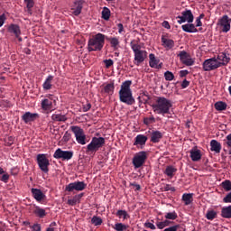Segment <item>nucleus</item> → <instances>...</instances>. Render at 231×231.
Here are the masks:
<instances>
[{
    "instance_id": "c85d7f7f",
    "label": "nucleus",
    "mask_w": 231,
    "mask_h": 231,
    "mask_svg": "<svg viewBox=\"0 0 231 231\" xmlns=\"http://www.w3.org/2000/svg\"><path fill=\"white\" fill-rule=\"evenodd\" d=\"M194 194L193 193H184L182 195V201L184 205L189 206L194 201Z\"/></svg>"
},
{
    "instance_id": "774afa93",
    "label": "nucleus",
    "mask_w": 231,
    "mask_h": 231,
    "mask_svg": "<svg viewBox=\"0 0 231 231\" xmlns=\"http://www.w3.org/2000/svg\"><path fill=\"white\" fill-rule=\"evenodd\" d=\"M162 27L171 30V24L167 21L162 22Z\"/></svg>"
},
{
    "instance_id": "680f3d73",
    "label": "nucleus",
    "mask_w": 231,
    "mask_h": 231,
    "mask_svg": "<svg viewBox=\"0 0 231 231\" xmlns=\"http://www.w3.org/2000/svg\"><path fill=\"white\" fill-rule=\"evenodd\" d=\"M156 226L157 228H159V230H163V228H165V224L163 223V221L156 222Z\"/></svg>"
},
{
    "instance_id": "393cba45",
    "label": "nucleus",
    "mask_w": 231,
    "mask_h": 231,
    "mask_svg": "<svg viewBox=\"0 0 231 231\" xmlns=\"http://www.w3.org/2000/svg\"><path fill=\"white\" fill-rule=\"evenodd\" d=\"M210 151H212V152H216L217 154L221 152V143L217 142V140L210 141Z\"/></svg>"
},
{
    "instance_id": "5701e85b",
    "label": "nucleus",
    "mask_w": 231,
    "mask_h": 231,
    "mask_svg": "<svg viewBox=\"0 0 231 231\" xmlns=\"http://www.w3.org/2000/svg\"><path fill=\"white\" fill-rule=\"evenodd\" d=\"M32 213L36 217H40V218L46 217V209L42 208L39 206H33Z\"/></svg>"
},
{
    "instance_id": "a211bd4d",
    "label": "nucleus",
    "mask_w": 231,
    "mask_h": 231,
    "mask_svg": "<svg viewBox=\"0 0 231 231\" xmlns=\"http://www.w3.org/2000/svg\"><path fill=\"white\" fill-rule=\"evenodd\" d=\"M149 59L150 68H154L155 69H162V66H163V63H160V60L156 59V56L154 54H149Z\"/></svg>"
},
{
    "instance_id": "a878e982",
    "label": "nucleus",
    "mask_w": 231,
    "mask_h": 231,
    "mask_svg": "<svg viewBox=\"0 0 231 231\" xmlns=\"http://www.w3.org/2000/svg\"><path fill=\"white\" fill-rule=\"evenodd\" d=\"M176 172H178V169H176V167L172 165L167 166L164 171V174L171 179L174 178V175L176 174Z\"/></svg>"
},
{
    "instance_id": "ea45409f",
    "label": "nucleus",
    "mask_w": 231,
    "mask_h": 231,
    "mask_svg": "<svg viewBox=\"0 0 231 231\" xmlns=\"http://www.w3.org/2000/svg\"><path fill=\"white\" fill-rule=\"evenodd\" d=\"M109 17H111V11L107 7H104L102 11V18L105 21H109Z\"/></svg>"
},
{
    "instance_id": "79ce46f5",
    "label": "nucleus",
    "mask_w": 231,
    "mask_h": 231,
    "mask_svg": "<svg viewBox=\"0 0 231 231\" xmlns=\"http://www.w3.org/2000/svg\"><path fill=\"white\" fill-rule=\"evenodd\" d=\"M24 3L26 5L28 14H32V8L35 5V2H33V0H24Z\"/></svg>"
},
{
    "instance_id": "8fccbe9b",
    "label": "nucleus",
    "mask_w": 231,
    "mask_h": 231,
    "mask_svg": "<svg viewBox=\"0 0 231 231\" xmlns=\"http://www.w3.org/2000/svg\"><path fill=\"white\" fill-rule=\"evenodd\" d=\"M104 64H105L106 69H109L111 68V66H113L115 64V61H113V60H111V59L105 60Z\"/></svg>"
},
{
    "instance_id": "c9c22d12",
    "label": "nucleus",
    "mask_w": 231,
    "mask_h": 231,
    "mask_svg": "<svg viewBox=\"0 0 231 231\" xmlns=\"http://www.w3.org/2000/svg\"><path fill=\"white\" fill-rule=\"evenodd\" d=\"M214 106L217 111H226V103H225L223 101H217V103H215Z\"/></svg>"
},
{
    "instance_id": "1a4fd4ad",
    "label": "nucleus",
    "mask_w": 231,
    "mask_h": 231,
    "mask_svg": "<svg viewBox=\"0 0 231 231\" xmlns=\"http://www.w3.org/2000/svg\"><path fill=\"white\" fill-rule=\"evenodd\" d=\"M147 160V152H139L133 158V165L135 169H140Z\"/></svg>"
},
{
    "instance_id": "72a5a7b5",
    "label": "nucleus",
    "mask_w": 231,
    "mask_h": 231,
    "mask_svg": "<svg viewBox=\"0 0 231 231\" xmlns=\"http://www.w3.org/2000/svg\"><path fill=\"white\" fill-rule=\"evenodd\" d=\"M51 120H53V122H66L68 120V117L66 116V115L53 114L51 116Z\"/></svg>"
},
{
    "instance_id": "e2e57ef3",
    "label": "nucleus",
    "mask_w": 231,
    "mask_h": 231,
    "mask_svg": "<svg viewBox=\"0 0 231 231\" xmlns=\"http://www.w3.org/2000/svg\"><path fill=\"white\" fill-rule=\"evenodd\" d=\"M6 21V16L5 14L0 15V28L5 24V22Z\"/></svg>"
},
{
    "instance_id": "864d4df0",
    "label": "nucleus",
    "mask_w": 231,
    "mask_h": 231,
    "mask_svg": "<svg viewBox=\"0 0 231 231\" xmlns=\"http://www.w3.org/2000/svg\"><path fill=\"white\" fill-rule=\"evenodd\" d=\"M225 145H226L227 149L231 148V134L226 135V140H225Z\"/></svg>"
},
{
    "instance_id": "0eeeda50",
    "label": "nucleus",
    "mask_w": 231,
    "mask_h": 231,
    "mask_svg": "<svg viewBox=\"0 0 231 231\" xmlns=\"http://www.w3.org/2000/svg\"><path fill=\"white\" fill-rule=\"evenodd\" d=\"M37 163L39 165V168L42 172H45V174H48L50 171V160H48V157H46V154L40 153L37 155Z\"/></svg>"
},
{
    "instance_id": "69168bd1",
    "label": "nucleus",
    "mask_w": 231,
    "mask_h": 231,
    "mask_svg": "<svg viewBox=\"0 0 231 231\" xmlns=\"http://www.w3.org/2000/svg\"><path fill=\"white\" fill-rule=\"evenodd\" d=\"M188 74H189V70H187V69L180 71V77L181 79H183V77H186Z\"/></svg>"
},
{
    "instance_id": "bf43d9fd",
    "label": "nucleus",
    "mask_w": 231,
    "mask_h": 231,
    "mask_svg": "<svg viewBox=\"0 0 231 231\" xmlns=\"http://www.w3.org/2000/svg\"><path fill=\"white\" fill-rule=\"evenodd\" d=\"M190 86V81L184 79L181 83L182 89H185L186 88H189Z\"/></svg>"
},
{
    "instance_id": "b1692460",
    "label": "nucleus",
    "mask_w": 231,
    "mask_h": 231,
    "mask_svg": "<svg viewBox=\"0 0 231 231\" xmlns=\"http://www.w3.org/2000/svg\"><path fill=\"white\" fill-rule=\"evenodd\" d=\"M181 29L187 33H198V29L196 28V25H194V23L183 24L181 26Z\"/></svg>"
},
{
    "instance_id": "423d86ee",
    "label": "nucleus",
    "mask_w": 231,
    "mask_h": 231,
    "mask_svg": "<svg viewBox=\"0 0 231 231\" xmlns=\"http://www.w3.org/2000/svg\"><path fill=\"white\" fill-rule=\"evenodd\" d=\"M70 130L75 134L76 142H78L79 145H86V134H84V129L80 126L72 125L70 126Z\"/></svg>"
},
{
    "instance_id": "a19ab883",
    "label": "nucleus",
    "mask_w": 231,
    "mask_h": 231,
    "mask_svg": "<svg viewBox=\"0 0 231 231\" xmlns=\"http://www.w3.org/2000/svg\"><path fill=\"white\" fill-rule=\"evenodd\" d=\"M114 230L116 231H125L127 230V226L123 223H116L115 226H113Z\"/></svg>"
},
{
    "instance_id": "ddd939ff",
    "label": "nucleus",
    "mask_w": 231,
    "mask_h": 231,
    "mask_svg": "<svg viewBox=\"0 0 231 231\" xmlns=\"http://www.w3.org/2000/svg\"><path fill=\"white\" fill-rule=\"evenodd\" d=\"M179 24H183V23H194V14L190 10H185L181 13V15L177 16Z\"/></svg>"
},
{
    "instance_id": "49530a36",
    "label": "nucleus",
    "mask_w": 231,
    "mask_h": 231,
    "mask_svg": "<svg viewBox=\"0 0 231 231\" xmlns=\"http://www.w3.org/2000/svg\"><path fill=\"white\" fill-rule=\"evenodd\" d=\"M14 142H15V138H14V136H7L5 139V145H6V147H11V145H14Z\"/></svg>"
},
{
    "instance_id": "dca6fc26",
    "label": "nucleus",
    "mask_w": 231,
    "mask_h": 231,
    "mask_svg": "<svg viewBox=\"0 0 231 231\" xmlns=\"http://www.w3.org/2000/svg\"><path fill=\"white\" fill-rule=\"evenodd\" d=\"M162 46L169 51V50H172L175 46L174 40L169 38V34H162L161 38Z\"/></svg>"
},
{
    "instance_id": "f03ea898",
    "label": "nucleus",
    "mask_w": 231,
    "mask_h": 231,
    "mask_svg": "<svg viewBox=\"0 0 231 231\" xmlns=\"http://www.w3.org/2000/svg\"><path fill=\"white\" fill-rule=\"evenodd\" d=\"M132 84L133 81L131 80L124 81L119 90V100L123 102V104H126V106H133L135 102L133 97V90H131Z\"/></svg>"
},
{
    "instance_id": "37998d69",
    "label": "nucleus",
    "mask_w": 231,
    "mask_h": 231,
    "mask_svg": "<svg viewBox=\"0 0 231 231\" xmlns=\"http://www.w3.org/2000/svg\"><path fill=\"white\" fill-rule=\"evenodd\" d=\"M206 217L209 221H212V220L216 219V217H217V213L216 211H214V210H209L206 214Z\"/></svg>"
},
{
    "instance_id": "9d476101",
    "label": "nucleus",
    "mask_w": 231,
    "mask_h": 231,
    "mask_svg": "<svg viewBox=\"0 0 231 231\" xmlns=\"http://www.w3.org/2000/svg\"><path fill=\"white\" fill-rule=\"evenodd\" d=\"M231 19L228 15H223L217 23V26H219L220 32L223 33H228L231 28Z\"/></svg>"
},
{
    "instance_id": "f3484780",
    "label": "nucleus",
    "mask_w": 231,
    "mask_h": 231,
    "mask_svg": "<svg viewBox=\"0 0 231 231\" xmlns=\"http://www.w3.org/2000/svg\"><path fill=\"white\" fill-rule=\"evenodd\" d=\"M41 107L43 111H47L48 113H51V111H55L53 101L48 98L42 100Z\"/></svg>"
},
{
    "instance_id": "2f4dec72",
    "label": "nucleus",
    "mask_w": 231,
    "mask_h": 231,
    "mask_svg": "<svg viewBox=\"0 0 231 231\" xmlns=\"http://www.w3.org/2000/svg\"><path fill=\"white\" fill-rule=\"evenodd\" d=\"M107 41L110 42L111 48H113L114 50H118L120 46V40L118 39V37H110L107 39Z\"/></svg>"
},
{
    "instance_id": "5fc2aeb1",
    "label": "nucleus",
    "mask_w": 231,
    "mask_h": 231,
    "mask_svg": "<svg viewBox=\"0 0 231 231\" xmlns=\"http://www.w3.org/2000/svg\"><path fill=\"white\" fill-rule=\"evenodd\" d=\"M20 172L19 167H13L10 170L11 176H17Z\"/></svg>"
},
{
    "instance_id": "4d7b16f0",
    "label": "nucleus",
    "mask_w": 231,
    "mask_h": 231,
    "mask_svg": "<svg viewBox=\"0 0 231 231\" xmlns=\"http://www.w3.org/2000/svg\"><path fill=\"white\" fill-rule=\"evenodd\" d=\"M144 227L145 228H150V230H156V226L151 222H145L144 223Z\"/></svg>"
},
{
    "instance_id": "e433bc0d",
    "label": "nucleus",
    "mask_w": 231,
    "mask_h": 231,
    "mask_svg": "<svg viewBox=\"0 0 231 231\" xmlns=\"http://www.w3.org/2000/svg\"><path fill=\"white\" fill-rule=\"evenodd\" d=\"M105 93H107V95H113L115 93V84L109 83L104 88Z\"/></svg>"
},
{
    "instance_id": "c03bdc74",
    "label": "nucleus",
    "mask_w": 231,
    "mask_h": 231,
    "mask_svg": "<svg viewBox=\"0 0 231 231\" xmlns=\"http://www.w3.org/2000/svg\"><path fill=\"white\" fill-rule=\"evenodd\" d=\"M116 216L119 218L123 217V219H127V217H129V214H127V211L122 209H119L116 212Z\"/></svg>"
},
{
    "instance_id": "cd10ccee",
    "label": "nucleus",
    "mask_w": 231,
    "mask_h": 231,
    "mask_svg": "<svg viewBox=\"0 0 231 231\" xmlns=\"http://www.w3.org/2000/svg\"><path fill=\"white\" fill-rule=\"evenodd\" d=\"M162 138H163V134L160 131H154L152 133L151 142H152V143H158Z\"/></svg>"
},
{
    "instance_id": "c756f323",
    "label": "nucleus",
    "mask_w": 231,
    "mask_h": 231,
    "mask_svg": "<svg viewBox=\"0 0 231 231\" xmlns=\"http://www.w3.org/2000/svg\"><path fill=\"white\" fill-rule=\"evenodd\" d=\"M82 196H84L83 193L74 196L72 199H68V205L70 207H75L77 203H80V199H82Z\"/></svg>"
},
{
    "instance_id": "2eb2a0df",
    "label": "nucleus",
    "mask_w": 231,
    "mask_h": 231,
    "mask_svg": "<svg viewBox=\"0 0 231 231\" xmlns=\"http://www.w3.org/2000/svg\"><path fill=\"white\" fill-rule=\"evenodd\" d=\"M86 187H87V184L84 181H75L67 185L65 188V190L67 192H73V190L81 192V190H84Z\"/></svg>"
},
{
    "instance_id": "7c9ffc66",
    "label": "nucleus",
    "mask_w": 231,
    "mask_h": 231,
    "mask_svg": "<svg viewBox=\"0 0 231 231\" xmlns=\"http://www.w3.org/2000/svg\"><path fill=\"white\" fill-rule=\"evenodd\" d=\"M51 82H53V76L49 75L42 84V88L45 89V91L51 89Z\"/></svg>"
},
{
    "instance_id": "0e129e2a",
    "label": "nucleus",
    "mask_w": 231,
    "mask_h": 231,
    "mask_svg": "<svg viewBox=\"0 0 231 231\" xmlns=\"http://www.w3.org/2000/svg\"><path fill=\"white\" fill-rule=\"evenodd\" d=\"M32 230L33 231H41L42 228H41V224H34L32 226Z\"/></svg>"
},
{
    "instance_id": "20e7f679",
    "label": "nucleus",
    "mask_w": 231,
    "mask_h": 231,
    "mask_svg": "<svg viewBox=\"0 0 231 231\" xmlns=\"http://www.w3.org/2000/svg\"><path fill=\"white\" fill-rule=\"evenodd\" d=\"M106 44V35L98 32L89 38L88 42V51H102L104 45Z\"/></svg>"
},
{
    "instance_id": "09e8293b",
    "label": "nucleus",
    "mask_w": 231,
    "mask_h": 231,
    "mask_svg": "<svg viewBox=\"0 0 231 231\" xmlns=\"http://www.w3.org/2000/svg\"><path fill=\"white\" fill-rule=\"evenodd\" d=\"M10 180V174L8 173H4L1 177H0V181H3L4 183H8V181Z\"/></svg>"
},
{
    "instance_id": "603ef678",
    "label": "nucleus",
    "mask_w": 231,
    "mask_h": 231,
    "mask_svg": "<svg viewBox=\"0 0 231 231\" xmlns=\"http://www.w3.org/2000/svg\"><path fill=\"white\" fill-rule=\"evenodd\" d=\"M179 228H180V224H177V225L166 227L163 231H178Z\"/></svg>"
},
{
    "instance_id": "4be33fe9",
    "label": "nucleus",
    "mask_w": 231,
    "mask_h": 231,
    "mask_svg": "<svg viewBox=\"0 0 231 231\" xmlns=\"http://www.w3.org/2000/svg\"><path fill=\"white\" fill-rule=\"evenodd\" d=\"M37 118H39V114H32L31 112H26L22 116V120H23L25 124H29V122H33L37 120Z\"/></svg>"
},
{
    "instance_id": "f257e3e1",
    "label": "nucleus",
    "mask_w": 231,
    "mask_h": 231,
    "mask_svg": "<svg viewBox=\"0 0 231 231\" xmlns=\"http://www.w3.org/2000/svg\"><path fill=\"white\" fill-rule=\"evenodd\" d=\"M171 107H172V103L171 100L163 97H156L155 101L152 105L153 113L156 115H162V116L171 113Z\"/></svg>"
},
{
    "instance_id": "412c9836",
    "label": "nucleus",
    "mask_w": 231,
    "mask_h": 231,
    "mask_svg": "<svg viewBox=\"0 0 231 231\" xmlns=\"http://www.w3.org/2000/svg\"><path fill=\"white\" fill-rule=\"evenodd\" d=\"M31 192L32 194V197L34 198V199H36V201H38V203H41V201H42V199L46 198V195H44V193H42V190L39 189L32 188L31 189Z\"/></svg>"
},
{
    "instance_id": "13d9d810",
    "label": "nucleus",
    "mask_w": 231,
    "mask_h": 231,
    "mask_svg": "<svg viewBox=\"0 0 231 231\" xmlns=\"http://www.w3.org/2000/svg\"><path fill=\"white\" fill-rule=\"evenodd\" d=\"M163 189L165 192H169V190H171V192H176V188L171 187V184H166Z\"/></svg>"
},
{
    "instance_id": "9b49d317",
    "label": "nucleus",
    "mask_w": 231,
    "mask_h": 231,
    "mask_svg": "<svg viewBox=\"0 0 231 231\" xmlns=\"http://www.w3.org/2000/svg\"><path fill=\"white\" fill-rule=\"evenodd\" d=\"M53 158L56 160H62V162L69 161L73 158V152L62 151V149L58 148L53 154Z\"/></svg>"
},
{
    "instance_id": "f8f14e48",
    "label": "nucleus",
    "mask_w": 231,
    "mask_h": 231,
    "mask_svg": "<svg viewBox=\"0 0 231 231\" xmlns=\"http://www.w3.org/2000/svg\"><path fill=\"white\" fill-rule=\"evenodd\" d=\"M178 57L180 58V62L184 64V66H194V63L196 62L190 54L186 51H180L178 54Z\"/></svg>"
},
{
    "instance_id": "39448f33",
    "label": "nucleus",
    "mask_w": 231,
    "mask_h": 231,
    "mask_svg": "<svg viewBox=\"0 0 231 231\" xmlns=\"http://www.w3.org/2000/svg\"><path fill=\"white\" fill-rule=\"evenodd\" d=\"M105 144L106 139L104 137H93L90 143L87 146V152H97Z\"/></svg>"
},
{
    "instance_id": "a18cd8bd",
    "label": "nucleus",
    "mask_w": 231,
    "mask_h": 231,
    "mask_svg": "<svg viewBox=\"0 0 231 231\" xmlns=\"http://www.w3.org/2000/svg\"><path fill=\"white\" fill-rule=\"evenodd\" d=\"M165 219H171V221H174L175 219H178V214L176 211L166 213L164 216Z\"/></svg>"
},
{
    "instance_id": "338daca9",
    "label": "nucleus",
    "mask_w": 231,
    "mask_h": 231,
    "mask_svg": "<svg viewBox=\"0 0 231 231\" xmlns=\"http://www.w3.org/2000/svg\"><path fill=\"white\" fill-rule=\"evenodd\" d=\"M91 109V105L88 103L87 105L83 106V111L84 113H87V111H89Z\"/></svg>"
},
{
    "instance_id": "58836bf2",
    "label": "nucleus",
    "mask_w": 231,
    "mask_h": 231,
    "mask_svg": "<svg viewBox=\"0 0 231 231\" xmlns=\"http://www.w3.org/2000/svg\"><path fill=\"white\" fill-rule=\"evenodd\" d=\"M222 189L226 190V192H230L231 190V181L230 180H226L221 183Z\"/></svg>"
},
{
    "instance_id": "052dcab7",
    "label": "nucleus",
    "mask_w": 231,
    "mask_h": 231,
    "mask_svg": "<svg viewBox=\"0 0 231 231\" xmlns=\"http://www.w3.org/2000/svg\"><path fill=\"white\" fill-rule=\"evenodd\" d=\"M224 203H231V191L223 199Z\"/></svg>"
},
{
    "instance_id": "aec40b11",
    "label": "nucleus",
    "mask_w": 231,
    "mask_h": 231,
    "mask_svg": "<svg viewBox=\"0 0 231 231\" xmlns=\"http://www.w3.org/2000/svg\"><path fill=\"white\" fill-rule=\"evenodd\" d=\"M216 59L218 61L219 68L226 66L230 62V57H227L225 52H220Z\"/></svg>"
},
{
    "instance_id": "473e14b6",
    "label": "nucleus",
    "mask_w": 231,
    "mask_h": 231,
    "mask_svg": "<svg viewBox=\"0 0 231 231\" xmlns=\"http://www.w3.org/2000/svg\"><path fill=\"white\" fill-rule=\"evenodd\" d=\"M190 158L192 162H199L201 160V151L200 150H191Z\"/></svg>"
},
{
    "instance_id": "de8ad7c7",
    "label": "nucleus",
    "mask_w": 231,
    "mask_h": 231,
    "mask_svg": "<svg viewBox=\"0 0 231 231\" xmlns=\"http://www.w3.org/2000/svg\"><path fill=\"white\" fill-rule=\"evenodd\" d=\"M164 79L165 80L171 81V80H174V74L169 70H167L164 73Z\"/></svg>"
},
{
    "instance_id": "f704fd0d",
    "label": "nucleus",
    "mask_w": 231,
    "mask_h": 231,
    "mask_svg": "<svg viewBox=\"0 0 231 231\" xmlns=\"http://www.w3.org/2000/svg\"><path fill=\"white\" fill-rule=\"evenodd\" d=\"M221 216L222 217H225V219H231V206L223 208L221 211Z\"/></svg>"
},
{
    "instance_id": "7ed1b4c3",
    "label": "nucleus",
    "mask_w": 231,
    "mask_h": 231,
    "mask_svg": "<svg viewBox=\"0 0 231 231\" xmlns=\"http://www.w3.org/2000/svg\"><path fill=\"white\" fill-rule=\"evenodd\" d=\"M130 47L134 51L135 66H139L142 64V62H144L145 59H147V51L142 50V45H140V42L136 40H133L130 42Z\"/></svg>"
},
{
    "instance_id": "6ab92c4d",
    "label": "nucleus",
    "mask_w": 231,
    "mask_h": 231,
    "mask_svg": "<svg viewBox=\"0 0 231 231\" xmlns=\"http://www.w3.org/2000/svg\"><path fill=\"white\" fill-rule=\"evenodd\" d=\"M73 15H80L82 14V1L76 0L70 6Z\"/></svg>"
},
{
    "instance_id": "3c124183",
    "label": "nucleus",
    "mask_w": 231,
    "mask_h": 231,
    "mask_svg": "<svg viewBox=\"0 0 231 231\" xmlns=\"http://www.w3.org/2000/svg\"><path fill=\"white\" fill-rule=\"evenodd\" d=\"M69 140H71V134H69V132H65L63 137H62V142L68 143L69 142Z\"/></svg>"
},
{
    "instance_id": "bb28decb",
    "label": "nucleus",
    "mask_w": 231,
    "mask_h": 231,
    "mask_svg": "<svg viewBox=\"0 0 231 231\" xmlns=\"http://www.w3.org/2000/svg\"><path fill=\"white\" fill-rule=\"evenodd\" d=\"M145 143H147V135L138 134L135 137L134 145H145Z\"/></svg>"
},
{
    "instance_id": "4c0bfd02",
    "label": "nucleus",
    "mask_w": 231,
    "mask_h": 231,
    "mask_svg": "<svg viewBox=\"0 0 231 231\" xmlns=\"http://www.w3.org/2000/svg\"><path fill=\"white\" fill-rule=\"evenodd\" d=\"M91 223L94 226H100V225H102V223H104V221L102 220V218L100 217L94 216L91 218Z\"/></svg>"
},
{
    "instance_id": "6e6d98bb",
    "label": "nucleus",
    "mask_w": 231,
    "mask_h": 231,
    "mask_svg": "<svg viewBox=\"0 0 231 231\" xmlns=\"http://www.w3.org/2000/svg\"><path fill=\"white\" fill-rule=\"evenodd\" d=\"M153 122H155L154 116L145 117L143 119V123L145 124V125H149V124H152Z\"/></svg>"
},
{
    "instance_id": "4468645a",
    "label": "nucleus",
    "mask_w": 231,
    "mask_h": 231,
    "mask_svg": "<svg viewBox=\"0 0 231 231\" xmlns=\"http://www.w3.org/2000/svg\"><path fill=\"white\" fill-rule=\"evenodd\" d=\"M7 32L8 33H11V35H14L15 39L19 41V42H23V37L22 32H21V26L16 23H11L7 26Z\"/></svg>"
},
{
    "instance_id": "6e6552de",
    "label": "nucleus",
    "mask_w": 231,
    "mask_h": 231,
    "mask_svg": "<svg viewBox=\"0 0 231 231\" xmlns=\"http://www.w3.org/2000/svg\"><path fill=\"white\" fill-rule=\"evenodd\" d=\"M219 68V61L216 57L205 60L202 63V69L204 71H214Z\"/></svg>"
}]
</instances>
